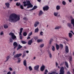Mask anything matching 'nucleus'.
Returning a JSON list of instances; mask_svg holds the SVG:
<instances>
[{
  "mask_svg": "<svg viewBox=\"0 0 74 74\" xmlns=\"http://www.w3.org/2000/svg\"><path fill=\"white\" fill-rule=\"evenodd\" d=\"M20 20V16L15 13L11 14L9 16V21L11 22L15 23Z\"/></svg>",
  "mask_w": 74,
  "mask_h": 74,
  "instance_id": "1",
  "label": "nucleus"
},
{
  "mask_svg": "<svg viewBox=\"0 0 74 74\" xmlns=\"http://www.w3.org/2000/svg\"><path fill=\"white\" fill-rule=\"evenodd\" d=\"M23 3L24 4V7H26V5H28L27 6V8H32L33 7V5L32 4V3H30V1H26V2L24 1Z\"/></svg>",
  "mask_w": 74,
  "mask_h": 74,
  "instance_id": "2",
  "label": "nucleus"
},
{
  "mask_svg": "<svg viewBox=\"0 0 74 74\" xmlns=\"http://www.w3.org/2000/svg\"><path fill=\"white\" fill-rule=\"evenodd\" d=\"M10 36H11L12 37V39L13 40H16V36L14 35V34L12 32H10L9 34Z\"/></svg>",
  "mask_w": 74,
  "mask_h": 74,
  "instance_id": "3",
  "label": "nucleus"
},
{
  "mask_svg": "<svg viewBox=\"0 0 74 74\" xmlns=\"http://www.w3.org/2000/svg\"><path fill=\"white\" fill-rule=\"evenodd\" d=\"M64 67H62L60 71V74H64Z\"/></svg>",
  "mask_w": 74,
  "mask_h": 74,
  "instance_id": "4",
  "label": "nucleus"
},
{
  "mask_svg": "<svg viewBox=\"0 0 74 74\" xmlns=\"http://www.w3.org/2000/svg\"><path fill=\"white\" fill-rule=\"evenodd\" d=\"M49 10V6L47 5H46L45 7L43 8V10L44 11H48Z\"/></svg>",
  "mask_w": 74,
  "mask_h": 74,
  "instance_id": "5",
  "label": "nucleus"
},
{
  "mask_svg": "<svg viewBox=\"0 0 74 74\" xmlns=\"http://www.w3.org/2000/svg\"><path fill=\"white\" fill-rule=\"evenodd\" d=\"M13 45L14 47V49H15L16 47H18V43L16 42H14L13 43Z\"/></svg>",
  "mask_w": 74,
  "mask_h": 74,
  "instance_id": "6",
  "label": "nucleus"
},
{
  "mask_svg": "<svg viewBox=\"0 0 74 74\" xmlns=\"http://www.w3.org/2000/svg\"><path fill=\"white\" fill-rule=\"evenodd\" d=\"M22 56V53H19L17 54L16 55H14V58H18L19 57H20L21 56Z\"/></svg>",
  "mask_w": 74,
  "mask_h": 74,
  "instance_id": "7",
  "label": "nucleus"
},
{
  "mask_svg": "<svg viewBox=\"0 0 74 74\" xmlns=\"http://www.w3.org/2000/svg\"><path fill=\"white\" fill-rule=\"evenodd\" d=\"M45 66L43 65L40 68V71H43L44 70V69H45Z\"/></svg>",
  "mask_w": 74,
  "mask_h": 74,
  "instance_id": "8",
  "label": "nucleus"
},
{
  "mask_svg": "<svg viewBox=\"0 0 74 74\" xmlns=\"http://www.w3.org/2000/svg\"><path fill=\"white\" fill-rule=\"evenodd\" d=\"M65 51L66 53H68L69 52V47L67 46H66L65 47Z\"/></svg>",
  "mask_w": 74,
  "mask_h": 74,
  "instance_id": "9",
  "label": "nucleus"
},
{
  "mask_svg": "<svg viewBox=\"0 0 74 74\" xmlns=\"http://www.w3.org/2000/svg\"><path fill=\"white\" fill-rule=\"evenodd\" d=\"M44 14V13L42 11V10H40L39 14L38 15L39 16H41L42 15Z\"/></svg>",
  "mask_w": 74,
  "mask_h": 74,
  "instance_id": "10",
  "label": "nucleus"
},
{
  "mask_svg": "<svg viewBox=\"0 0 74 74\" xmlns=\"http://www.w3.org/2000/svg\"><path fill=\"white\" fill-rule=\"evenodd\" d=\"M37 8V6H34L32 8L29 10V11H33L34 10H36Z\"/></svg>",
  "mask_w": 74,
  "mask_h": 74,
  "instance_id": "11",
  "label": "nucleus"
},
{
  "mask_svg": "<svg viewBox=\"0 0 74 74\" xmlns=\"http://www.w3.org/2000/svg\"><path fill=\"white\" fill-rule=\"evenodd\" d=\"M33 42V41L32 40H29L28 42V45H31Z\"/></svg>",
  "mask_w": 74,
  "mask_h": 74,
  "instance_id": "12",
  "label": "nucleus"
},
{
  "mask_svg": "<svg viewBox=\"0 0 74 74\" xmlns=\"http://www.w3.org/2000/svg\"><path fill=\"white\" fill-rule=\"evenodd\" d=\"M22 46L20 44H19L18 45V47L17 49V51H18L19 49H20L21 48H22Z\"/></svg>",
  "mask_w": 74,
  "mask_h": 74,
  "instance_id": "13",
  "label": "nucleus"
},
{
  "mask_svg": "<svg viewBox=\"0 0 74 74\" xmlns=\"http://www.w3.org/2000/svg\"><path fill=\"white\" fill-rule=\"evenodd\" d=\"M56 46L57 50H58L60 48V46L58 44H56Z\"/></svg>",
  "mask_w": 74,
  "mask_h": 74,
  "instance_id": "14",
  "label": "nucleus"
},
{
  "mask_svg": "<svg viewBox=\"0 0 74 74\" xmlns=\"http://www.w3.org/2000/svg\"><path fill=\"white\" fill-rule=\"evenodd\" d=\"M5 5L7 8H9L10 7V3H5Z\"/></svg>",
  "mask_w": 74,
  "mask_h": 74,
  "instance_id": "15",
  "label": "nucleus"
},
{
  "mask_svg": "<svg viewBox=\"0 0 74 74\" xmlns=\"http://www.w3.org/2000/svg\"><path fill=\"white\" fill-rule=\"evenodd\" d=\"M23 63L24 66H26L27 65V63H26V60H24L23 62Z\"/></svg>",
  "mask_w": 74,
  "mask_h": 74,
  "instance_id": "16",
  "label": "nucleus"
},
{
  "mask_svg": "<svg viewBox=\"0 0 74 74\" xmlns=\"http://www.w3.org/2000/svg\"><path fill=\"white\" fill-rule=\"evenodd\" d=\"M48 53L49 54V58L50 59H52V55L51 54V52L50 51L48 52Z\"/></svg>",
  "mask_w": 74,
  "mask_h": 74,
  "instance_id": "17",
  "label": "nucleus"
},
{
  "mask_svg": "<svg viewBox=\"0 0 74 74\" xmlns=\"http://www.w3.org/2000/svg\"><path fill=\"white\" fill-rule=\"evenodd\" d=\"M65 64L67 68H69V65L68 64V63L66 61H65Z\"/></svg>",
  "mask_w": 74,
  "mask_h": 74,
  "instance_id": "18",
  "label": "nucleus"
},
{
  "mask_svg": "<svg viewBox=\"0 0 74 74\" xmlns=\"http://www.w3.org/2000/svg\"><path fill=\"white\" fill-rule=\"evenodd\" d=\"M10 56H8L6 57V60L5 61V62H7L8 61V60H9V59H10Z\"/></svg>",
  "mask_w": 74,
  "mask_h": 74,
  "instance_id": "19",
  "label": "nucleus"
},
{
  "mask_svg": "<svg viewBox=\"0 0 74 74\" xmlns=\"http://www.w3.org/2000/svg\"><path fill=\"white\" fill-rule=\"evenodd\" d=\"M56 8L57 10H59L60 9V6L59 5H57L56 7Z\"/></svg>",
  "mask_w": 74,
  "mask_h": 74,
  "instance_id": "20",
  "label": "nucleus"
},
{
  "mask_svg": "<svg viewBox=\"0 0 74 74\" xmlns=\"http://www.w3.org/2000/svg\"><path fill=\"white\" fill-rule=\"evenodd\" d=\"M3 27L5 29H7L8 27L6 24H5L3 25Z\"/></svg>",
  "mask_w": 74,
  "mask_h": 74,
  "instance_id": "21",
  "label": "nucleus"
},
{
  "mask_svg": "<svg viewBox=\"0 0 74 74\" xmlns=\"http://www.w3.org/2000/svg\"><path fill=\"white\" fill-rule=\"evenodd\" d=\"M42 41H43V40L42 39H38L37 40L38 42H41Z\"/></svg>",
  "mask_w": 74,
  "mask_h": 74,
  "instance_id": "22",
  "label": "nucleus"
},
{
  "mask_svg": "<svg viewBox=\"0 0 74 74\" xmlns=\"http://www.w3.org/2000/svg\"><path fill=\"white\" fill-rule=\"evenodd\" d=\"M18 61L17 62L18 63H20L21 61V58H18Z\"/></svg>",
  "mask_w": 74,
  "mask_h": 74,
  "instance_id": "23",
  "label": "nucleus"
},
{
  "mask_svg": "<svg viewBox=\"0 0 74 74\" xmlns=\"http://www.w3.org/2000/svg\"><path fill=\"white\" fill-rule=\"evenodd\" d=\"M58 14H59V13L58 12H54V15L55 16H58Z\"/></svg>",
  "mask_w": 74,
  "mask_h": 74,
  "instance_id": "24",
  "label": "nucleus"
},
{
  "mask_svg": "<svg viewBox=\"0 0 74 74\" xmlns=\"http://www.w3.org/2000/svg\"><path fill=\"white\" fill-rule=\"evenodd\" d=\"M23 28H21L20 29V31L19 32V34H22V31H23Z\"/></svg>",
  "mask_w": 74,
  "mask_h": 74,
  "instance_id": "25",
  "label": "nucleus"
},
{
  "mask_svg": "<svg viewBox=\"0 0 74 74\" xmlns=\"http://www.w3.org/2000/svg\"><path fill=\"white\" fill-rule=\"evenodd\" d=\"M68 25L69 27H70L71 29L72 28V25H71V23H68Z\"/></svg>",
  "mask_w": 74,
  "mask_h": 74,
  "instance_id": "26",
  "label": "nucleus"
},
{
  "mask_svg": "<svg viewBox=\"0 0 74 74\" xmlns=\"http://www.w3.org/2000/svg\"><path fill=\"white\" fill-rule=\"evenodd\" d=\"M69 60L70 62L72 61V56H71L69 57Z\"/></svg>",
  "mask_w": 74,
  "mask_h": 74,
  "instance_id": "27",
  "label": "nucleus"
},
{
  "mask_svg": "<svg viewBox=\"0 0 74 74\" xmlns=\"http://www.w3.org/2000/svg\"><path fill=\"white\" fill-rule=\"evenodd\" d=\"M52 50L53 51H55V48L54 46H52Z\"/></svg>",
  "mask_w": 74,
  "mask_h": 74,
  "instance_id": "28",
  "label": "nucleus"
},
{
  "mask_svg": "<svg viewBox=\"0 0 74 74\" xmlns=\"http://www.w3.org/2000/svg\"><path fill=\"white\" fill-rule=\"evenodd\" d=\"M60 46L61 49H63V45L62 44H60Z\"/></svg>",
  "mask_w": 74,
  "mask_h": 74,
  "instance_id": "29",
  "label": "nucleus"
},
{
  "mask_svg": "<svg viewBox=\"0 0 74 74\" xmlns=\"http://www.w3.org/2000/svg\"><path fill=\"white\" fill-rule=\"evenodd\" d=\"M69 38H71V37H72V34H71V33H69Z\"/></svg>",
  "mask_w": 74,
  "mask_h": 74,
  "instance_id": "30",
  "label": "nucleus"
},
{
  "mask_svg": "<svg viewBox=\"0 0 74 74\" xmlns=\"http://www.w3.org/2000/svg\"><path fill=\"white\" fill-rule=\"evenodd\" d=\"M53 41V39H51L50 40V42H49V44L50 45H51V43H52V41Z\"/></svg>",
  "mask_w": 74,
  "mask_h": 74,
  "instance_id": "31",
  "label": "nucleus"
},
{
  "mask_svg": "<svg viewBox=\"0 0 74 74\" xmlns=\"http://www.w3.org/2000/svg\"><path fill=\"white\" fill-rule=\"evenodd\" d=\"M60 27H60V26H57L55 27V29H60Z\"/></svg>",
  "mask_w": 74,
  "mask_h": 74,
  "instance_id": "32",
  "label": "nucleus"
},
{
  "mask_svg": "<svg viewBox=\"0 0 74 74\" xmlns=\"http://www.w3.org/2000/svg\"><path fill=\"white\" fill-rule=\"evenodd\" d=\"M28 69L30 71H32V70H33V69H32V66H29L28 67Z\"/></svg>",
  "mask_w": 74,
  "mask_h": 74,
  "instance_id": "33",
  "label": "nucleus"
},
{
  "mask_svg": "<svg viewBox=\"0 0 74 74\" xmlns=\"http://www.w3.org/2000/svg\"><path fill=\"white\" fill-rule=\"evenodd\" d=\"M71 23L72 25L74 24V19H73L71 20Z\"/></svg>",
  "mask_w": 74,
  "mask_h": 74,
  "instance_id": "34",
  "label": "nucleus"
},
{
  "mask_svg": "<svg viewBox=\"0 0 74 74\" xmlns=\"http://www.w3.org/2000/svg\"><path fill=\"white\" fill-rule=\"evenodd\" d=\"M23 36H27V33L26 32H25L23 33Z\"/></svg>",
  "mask_w": 74,
  "mask_h": 74,
  "instance_id": "35",
  "label": "nucleus"
},
{
  "mask_svg": "<svg viewBox=\"0 0 74 74\" xmlns=\"http://www.w3.org/2000/svg\"><path fill=\"white\" fill-rule=\"evenodd\" d=\"M21 42L22 44H26V42H25V41L22 40L21 41Z\"/></svg>",
  "mask_w": 74,
  "mask_h": 74,
  "instance_id": "36",
  "label": "nucleus"
},
{
  "mask_svg": "<svg viewBox=\"0 0 74 74\" xmlns=\"http://www.w3.org/2000/svg\"><path fill=\"white\" fill-rule=\"evenodd\" d=\"M44 44H42L40 45V48H43V47H44Z\"/></svg>",
  "mask_w": 74,
  "mask_h": 74,
  "instance_id": "37",
  "label": "nucleus"
},
{
  "mask_svg": "<svg viewBox=\"0 0 74 74\" xmlns=\"http://www.w3.org/2000/svg\"><path fill=\"white\" fill-rule=\"evenodd\" d=\"M20 38V39H22V34H19Z\"/></svg>",
  "mask_w": 74,
  "mask_h": 74,
  "instance_id": "38",
  "label": "nucleus"
},
{
  "mask_svg": "<svg viewBox=\"0 0 74 74\" xmlns=\"http://www.w3.org/2000/svg\"><path fill=\"white\" fill-rule=\"evenodd\" d=\"M16 5L17 6H19V5H21V3H17L16 4Z\"/></svg>",
  "mask_w": 74,
  "mask_h": 74,
  "instance_id": "39",
  "label": "nucleus"
},
{
  "mask_svg": "<svg viewBox=\"0 0 74 74\" xmlns=\"http://www.w3.org/2000/svg\"><path fill=\"white\" fill-rule=\"evenodd\" d=\"M35 27H37V22H36L34 25Z\"/></svg>",
  "mask_w": 74,
  "mask_h": 74,
  "instance_id": "40",
  "label": "nucleus"
},
{
  "mask_svg": "<svg viewBox=\"0 0 74 74\" xmlns=\"http://www.w3.org/2000/svg\"><path fill=\"white\" fill-rule=\"evenodd\" d=\"M43 32H40V36H43Z\"/></svg>",
  "mask_w": 74,
  "mask_h": 74,
  "instance_id": "41",
  "label": "nucleus"
},
{
  "mask_svg": "<svg viewBox=\"0 0 74 74\" xmlns=\"http://www.w3.org/2000/svg\"><path fill=\"white\" fill-rule=\"evenodd\" d=\"M66 2L64 1H62V4H63L64 5H66Z\"/></svg>",
  "mask_w": 74,
  "mask_h": 74,
  "instance_id": "42",
  "label": "nucleus"
},
{
  "mask_svg": "<svg viewBox=\"0 0 74 74\" xmlns=\"http://www.w3.org/2000/svg\"><path fill=\"white\" fill-rule=\"evenodd\" d=\"M23 19L24 20H25V21H27V18L26 17H24L23 18Z\"/></svg>",
  "mask_w": 74,
  "mask_h": 74,
  "instance_id": "43",
  "label": "nucleus"
},
{
  "mask_svg": "<svg viewBox=\"0 0 74 74\" xmlns=\"http://www.w3.org/2000/svg\"><path fill=\"white\" fill-rule=\"evenodd\" d=\"M10 42H13V39L10 38Z\"/></svg>",
  "mask_w": 74,
  "mask_h": 74,
  "instance_id": "44",
  "label": "nucleus"
},
{
  "mask_svg": "<svg viewBox=\"0 0 74 74\" xmlns=\"http://www.w3.org/2000/svg\"><path fill=\"white\" fill-rule=\"evenodd\" d=\"M35 70H37V66H36L34 67Z\"/></svg>",
  "mask_w": 74,
  "mask_h": 74,
  "instance_id": "45",
  "label": "nucleus"
},
{
  "mask_svg": "<svg viewBox=\"0 0 74 74\" xmlns=\"http://www.w3.org/2000/svg\"><path fill=\"white\" fill-rule=\"evenodd\" d=\"M32 34V32H31L28 34V36H30Z\"/></svg>",
  "mask_w": 74,
  "mask_h": 74,
  "instance_id": "46",
  "label": "nucleus"
},
{
  "mask_svg": "<svg viewBox=\"0 0 74 74\" xmlns=\"http://www.w3.org/2000/svg\"><path fill=\"white\" fill-rule=\"evenodd\" d=\"M3 34H4V32H1L0 33V35H3Z\"/></svg>",
  "mask_w": 74,
  "mask_h": 74,
  "instance_id": "47",
  "label": "nucleus"
},
{
  "mask_svg": "<svg viewBox=\"0 0 74 74\" xmlns=\"http://www.w3.org/2000/svg\"><path fill=\"white\" fill-rule=\"evenodd\" d=\"M48 70H47V69H46L45 70V73H48Z\"/></svg>",
  "mask_w": 74,
  "mask_h": 74,
  "instance_id": "48",
  "label": "nucleus"
},
{
  "mask_svg": "<svg viewBox=\"0 0 74 74\" xmlns=\"http://www.w3.org/2000/svg\"><path fill=\"white\" fill-rule=\"evenodd\" d=\"M20 8H21V9H23V5H20Z\"/></svg>",
  "mask_w": 74,
  "mask_h": 74,
  "instance_id": "49",
  "label": "nucleus"
},
{
  "mask_svg": "<svg viewBox=\"0 0 74 74\" xmlns=\"http://www.w3.org/2000/svg\"><path fill=\"white\" fill-rule=\"evenodd\" d=\"M9 70L10 71H12V69L11 67H10L9 68Z\"/></svg>",
  "mask_w": 74,
  "mask_h": 74,
  "instance_id": "50",
  "label": "nucleus"
},
{
  "mask_svg": "<svg viewBox=\"0 0 74 74\" xmlns=\"http://www.w3.org/2000/svg\"><path fill=\"white\" fill-rule=\"evenodd\" d=\"M37 28H36L35 29V33H37Z\"/></svg>",
  "mask_w": 74,
  "mask_h": 74,
  "instance_id": "51",
  "label": "nucleus"
},
{
  "mask_svg": "<svg viewBox=\"0 0 74 74\" xmlns=\"http://www.w3.org/2000/svg\"><path fill=\"white\" fill-rule=\"evenodd\" d=\"M34 39H35V40H37V37L36 36V37H34Z\"/></svg>",
  "mask_w": 74,
  "mask_h": 74,
  "instance_id": "52",
  "label": "nucleus"
},
{
  "mask_svg": "<svg viewBox=\"0 0 74 74\" xmlns=\"http://www.w3.org/2000/svg\"><path fill=\"white\" fill-rule=\"evenodd\" d=\"M3 73H7V71L6 70H5L3 71Z\"/></svg>",
  "mask_w": 74,
  "mask_h": 74,
  "instance_id": "53",
  "label": "nucleus"
},
{
  "mask_svg": "<svg viewBox=\"0 0 74 74\" xmlns=\"http://www.w3.org/2000/svg\"><path fill=\"white\" fill-rule=\"evenodd\" d=\"M52 74H55L56 73V72L55 71H53L52 72Z\"/></svg>",
  "mask_w": 74,
  "mask_h": 74,
  "instance_id": "54",
  "label": "nucleus"
},
{
  "mask_svg": "<svg viewBox=\"0 0 74 74\" xmlns=\"http://www.w3.org/2000/svg\"><path fill=\"white\" fill-rule=\"evenodd\" d=\"M16 51H14V52L13 53V55H15V53H16Z\"/></svg>",
  "mask_w": 74,
  "mask_h": 74,
  "instance_id": "55",
  "label": "nucleus"
},
{
  "mask_svg": "<svg viewBox=\"0 0 74 74\" xmlns=\"http://www.w3.org/2000/svg\"><path fill=\"white\" fill-rule=\"evenodd\" d=\"M37 1L39 3H41V0H37Z\"/></svg>",
  "mask_w": 74,
  "mask_h": 74,
  "instance_id": "56",
  "label": "nucleus"
},
{
  "mask_svg": "<svg viewBox=\"0 0 74 74\" xmlns=\"http://www.w3.org/2000/svg\"><path fill=\"white\" fill-rule=\"evenodd\" d=\"M70 18L71 19H74L73 18V17L71 16Z\"/></svg>",
  "mask_w": 74,
  "mask_h": 74,
  "instance_id": "57",
  "label": "nucleus"
},
{
  "mask_svg": "<svg viewBox=\"0 0 74 74\" xmlns=\"http://www.w3.org/2000/svg\"><path fill=\"white\" fill-rule=\"evenodd\" d=\"M7 74H11V72L9 71L7 73Z\"/></svg>",
  "mask_w": 74,
  "mask_h": 74,
  "instance_id": "58",
  "label": "nucleus"
},
{
  "mask_svg": "<svg viewBox=\"0 0 74 74\" xmlns=\"http://www.w3.org/2000/svg\"><path fill=\"white\" fill-rule=\"evenodd\" d=\"M30 36H28L27 38V39H30Z\"/></svg>",
  "mask_w": 74,
  "mask_h": 74,
  "instance_id": "59",
  "label": "nucleus"
},
{
  "mask_svg": "<svg viewBox=\"0 0 74 74\" xmlns=\"http://www.w3.org/2000/svg\"><path fill=\"white\" fill-rule=\"evenodd\" d=\"M67 74H71L70 72L69 71H68L67 73Z\"/></svg>",
  "mask_w": 74,
  "mask_h": 74,
  "instance_id": "60",
  "label": "nucleus"
},
{
  "mask_svg": "<svg viewBox=\"0 0 74 74\" xmlns=\"http://www.w3.org/2000/svg\"><path fill=\"white\" fill-rule=\"evenodd\" d=\"M12 74H16L15 73V71H14L13 72Z\"/></svg>",
  "mask_w": 74,
  "mask_h": 74,
  "instance_id": "61",
  "label": "nucleus"
},
{
  "mask_svg": "<svg viewBox=\"0 0 74 74\" xmlns=\"http://www.w3.org/2000/svg\"><path fill=\"white\" fill-rule=\"evenodd\" d=\"M56 67H57V66H58V63H57V62L56 63Z\"/></svg>",
  "mask_w": 74,
  "mask_h": 74,
  "instance_id": "62",
  "label": "nucleus"
},
{
  "mask_svg": "<svg viewBox=\"0 0 74 74\" xmlns=\"http://www.w3.org/2000/svg\"><path fill=\"white\" fill-rule=\"evenodd\" d=\"M64 64V62H63L62 63H61L60 64V65L61 66L62 65H63Z\"/></svg>",
  "mask_w": 74,
  "mask_h": 74,
  "instance_id": "63",
  "label": "nucleus"
},
{
  "mask_svg": "<svg viewBox=\"0 0 74 74\" xmlns=\"http://www.w3.org/2000/svg\"><path fill=\"white\" fill-rule=\"evenodd\" d=\"M25 55H26L25 54H23V55L22 56L23 58H24V57H25Z\"/></svg>",
  "mask_w": 74,
  "mask_h": 74,
  "instance_id": "64",
  "label": "nucleus"
}]
</instances>
